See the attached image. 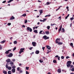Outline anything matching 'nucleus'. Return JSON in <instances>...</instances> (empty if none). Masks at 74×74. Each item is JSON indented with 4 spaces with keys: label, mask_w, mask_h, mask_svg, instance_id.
I'll return each instance as SVG.
<instances>
[{
    "label": "nucleus",
    "mask_w": 74,
    "mask_h": 74,
    "mask_svg": "<svg viewBox=\"0 0 74 74\" xmlns=\"http://www.w3.org/2000/svg\"><path fill=\"white\" fill-rule=\"evenodd\" d=\"M24 50H25V48H21L20 49V51H19V53L21 54L22 52H24V51H23Z\"/></svg>",
    "instance_id": "1"
},
{
    "label": "nucleus",
    "mask_w": 74,
    "mask_h": 74,
    "mask_svg": "<svg viewBox=\"0 0 74 74\" xmlns=\"http://www.w3.org/2000/svg\"><path fill=\"white\" fill-rule=\"evenodd\" d=\"M27 31H29L30 32H32V29L30 28V27H28L27 28Z\"/></svg>",
    "instance_id": "2"
},
{
    "label": "nucleus",
    "mask_w": 74,
    "mask_h": 74,
    "mask_svg": "<svg viewBox=\"0 0 74 74\" xmlns=\"http://www.w3.org/2000/svg\"><path fill=\"white\" fill-rule=\"evenodd\" d=\"M43 38H44V39H45V40H48V39H49V37H47V36L46 35H45L43 37Z\"/></svg>",
    "instance_id": "3"
},
{
    "label": "nucleus",
    "mask_w": 74,
    "mask_h": 74,
    "mask_svg": "<svg viewBox=\"0 0 74 74\" xmlns=\"http://www.w3.org/2000/svg\"><path fill=\"white\" fill-rule=\"evenodd\" d=\"M60 38H57L56 40V44H58L59 42L58 41H60Z\"/></svg>",
    "instance_id": "4"
},
{
    "label": "nucleus",
    "mask_w": 74,
    "mask_h": 74,
    "mask_svg": "<svg viewBox=\"0 0 74 74\" xmlns=\"http://www.w3.org/2000/svg\"><path fill=\"white\" fill-rule=\"evenodd\" d=\"M13 56V54L12 53H10L9 55L8 56V57H9V58H11V57H12Z\"/></svg>",
    "instance_id": "5"
},
{
    "label": "nucleus",
    "mask_w": 74,
    "mask_h": 74,
    "mask_svg": "<svg viewBox=\"0 0 74 74\" xmlns=\"http://www.w3.org/2000/svg\"><path fill=\"white\" fill-rule=\"evenodd\" d=\"M11 51V49L8 50L7 51H6V52H5V54L6 55H7L8 53H9V51Z\"/></svg>",
    "instance_id": "6"
},
{
    "label": "nucleus",
    "mask_w": 74,
    "mask_h": 74,
    "mask_svg": "<svg viewBox=\"0 0 74 74\" xmlns=\"http://www.w3.org/2000/svg\"><path fill=\"white\" fill-rule=\"evenodd\" d=\"M14 19H15V17H14V16H12L10 18L9 20L11 21V20H14Z\"/></svg>",
    "instance_id": "7"
},
{
    "label": "nucleus",
    "mask_w": 74,
    "mask_h": 74,
    "mask_svg": "<svg viewBox=\"0 0 74 74\" xmlns=\"http://www.w3.org/2000/svg\"><path fill=\"white\" fill-rule=\"evenodd\" d=\"M32 45L34 47H36V42H32Z\"/></svg>",
    "instance_id": "8"
},
{
    "label": "nucleus",
    "mask_w": 74,
    "mask_h": 74,
    "mask_svg": "<svg viewBox=\"0 0 74 74\" xmlns=\"http://www.w3.org/2000/svg\"><path fill=\"white\" fill-rule=\"evenodd\" d=\"M46 47L48 49H49V50H51V47L48 45L46 46Z\"/></svg>",
    "instance_id": "9"
},
{
    "label": "nucleus",
    "mask_w": 74,
    "mask_h": 74,
    "mask_svg": "<svg viewBox=\"0 0 74 74\" xmlns=\"http://www.w3.org/2000/svg\"><path fill=\"white\" fill-rule=\"evenodd\" d=\"M65 32V30H64V28H62L61 31V32L62 33H64Z\"/></svg>",
    "instance_id": "10"
},
{
    "label": "nucleus",
    "mask_w": 74,
    "mask_h": 74,
    "mask_svg": "<svg viewBox=\"0 0 74 74\" xmlns=\"http://www.w3.org/2000/svg\"><path fill=\"white\" fill-rule=\"evenodd\" d=\"M6 62H7V63H9L11 62V60L10 59H8L7 60H6Z\"/></svg>",
    "instance_id": "11"
},
{
    "label": "nucleus",
    "mask_w": 74,
    "mask_h": 74,
    "mask_svg": "<svg viewBox=\"0 0 74 74\" xmlns=\"http://www.w3.org/2000/svg\"><path fill=\"white\" fill-rule=\"evenodd\" d=\"M3 73L4 74H7V72L3 70Z\"/></svg>",
    "instance_id": "12"
},
{
    "label": "nucleus",
    "mask_w": 74,
    "mask_h": 74,
    "mask_svg": "<svg viewBox=\"0 0 74 74\" xmlns=\"http://www.w3.org/2000/svg\"><path fill=\"white\" fill-rule=\"evenodd\" d=\"M40 22H45L46 21V18L43 19V20H40Z\"/></svg>",
    "instance_id": "13"
},
{
    "label": "nucleus",
    "mask_w": 74,
    "mask_h": 74,
    "mask_svg": "<svg viewBox=\"0 0 74 74\" xmlns=\"http://www.w3.org/2000/svg\"><path fill=\"white\" fill-rule=\"evenodd\" d=\"M39 12L40 13V15H41L42 14V13H43V11L42 10H39Z\"/></svg>",
    "instance_id": "14"
},
{
    "label": "nucleus",
    "mask_w": 74,
    "mask_h": 74,
    "mask_svg": "<svg viewBox=\"0 0 74 74\" xmlns=\"http://www.w3.org/2000/svg\"><path fill=\"white\" fill-rule=\"evenodd\" d=\"M40 53V51L38 50H36L35 52V53L36 54H38Z\"/></svg>",
    "instance_id": "15"
},
{
    "label": "nucleus",
    "mask_w": 74,
    "mask_h": 74,
    "mask_svg": "<svg viewBox=\"0 0 74 74\" xmlns=\"http://www.w3.org/2000/svg\"><path fill=\"white\" fill-rule=\"evenodd\" d=\"M57 71L59 73H61V69H58Z\"/></svg>",
    "instance_id": "16"
},
{
    "label": "nucleus",
    "mask_w": 74,
    "mask_h": 74,
    "mask_svg": "<svg viewBox=\"0 0 74 74\" xmlns=\"http://www.w3.org/2000/svg\"><path fill=\"white\" fill-rule=\"evenodd\" d=\"M12 71L13 73L15 72V69H13L12 70Z\"/></svg>",
    "instance_id": "17"
},
{
    "label": "nucleus",
    "mask_w": 74,
    "mask_h": 74,
    "mask_svg": "<svg viewBox=\"0 0 74 74\" xmlns=\"http://www.w3.org/2000/svg\"><path fill=\"white\" fill-rule=\"evenodd\" d=\"M71 63H72V62L70 61H69L67 62V64H71Z\"/></svg>",
    "instance_id": "18"
},
{
    "label": "nucleus",
    "mask_w": 74,
    "mask_h": 74,
    "mask_svg": "<svg viewBox=\"0 0 74 74\" xmlns=\"http://www.w3.org/2000/svg\"><path fill=\"white\" fill-rule=\"evenodd\" d=\"M39 62L40 63H42L43 62V60L42 59L40 60Z\"/></svg>",
    "instance_id": "19"
},
{
    "label": "nucleus",
    "mask_w": 74,
    "mask_h": 74,
    "mask_svg": "<svg viewBox=\"0 0 74 74\" xmlns=\"http://www.w3.org/2000/svg\"><path fill=\"white\" fill-rule=\"evenodd\" d=\"M68 64L67 65V66L68 67H70L71 66V64Z\"/></svg>",
    "instance_id": "20"
},
{
    "label": "nucleus",
    "mask_w": 74,
    "mask_h": 74,
    "mask_svg": "<svg viewBox=\"0 0 74 74\" xmlns=\"http://www.w3.org/2000/svg\"><path fill=\"white\" fill-rule=\"evenodd\" d=\"M70 45L71 47H72L73 48L74 47V46H73V43H71L70 44Z\"/></svg>",
    "instance_id": "21"
},
{
    "label": "nucleus",
    "mask_w": 74,
    "mask_h": 74,
    "mask_svg": "<svg viewBox=\"0 0 74 74\" xmlns=\"http://www.w3.org/2000/svg\"><path fill=\"white\" fill-rule=\"evenodd\" d=\"M26 16V14H23L22 16H24V17H25Z\"/></svg>",
    "instance_id": "22"
},
{
    "label": "nucleus",
    "mask_w": 74,
    "mask_h": 74,
    "mask_svg": "<svg viewBox=\"0 0 74 74\" xmlns=\"http://www.w3.org/2000/svg\"><path fill=\"white\" fill-rule=\"evenodd\" d=\"M8 69L9 70H11V69H12V68L11 66H9V67H8Z\"/></svg>",
    "instance_id": "23"
},
{
    "label": "nucleus",
    "mask_w": 74,
    "mask_h": 74,
    "mask_svg": "<svg viewBox=\"0 0 74 74\" xmlns=\"http://www.w3.org/2000/svg\"><path fill=\"white\" fill-rule=\"evenodd\" d=\"M34 33H38V32H37V30H35L34 31Z\"/></svg>",
    "instance_id": "24"
},
{
    "label": "nucleus",
    "mask_w": 74,
    "mask_h": 74,
    "mask_svg": "<svg viewBox=\"0 0 74 74\" xmlns=\"http://www.w3.org/2000/svg\"><path fill=\"white\" fill-rule=\"evenodd\" d=\"M45 33L46 34L48 35L49 34V31H46Z\"/></svg>",
    "instance_id": "25"
},
{
    "label": "nucleus",
    "mask_w": 74,
    "mask_h": 74,
    "mask_svg": "<svg viewBox=\"0 0 74 74\" xmlns=\"http://www.w3.org/2000/svg\"><path fill=\"white\" fill-rule=\"evenodd\" d=\"M14 0H10L9 1H8V3H11V1H13Z\"/></svg>",
    "instance_id": "26"
},
{
    "label": "nucleus",
    "mask_w": 74,
    "mask_h": 74,
    "mask_svg": "<svg viewBox=\"0 0 74 74\" xmlns=\"http://www.w3.org/2000/svg\"><path fill=\"white\" fill-rule=\"evenodd\" d=\"M58 45H62L63 44V42H59L58 43Z\"/></svg>",
    "instance_id": "27"
},
{
    "label": "nucleus",
    "mask_w": 74,
    "mask_h": 74,
    "mask_svg": "<svg viewBox=\"0 0 74 74\" xmlns=\"http://www.w3.org/2000/svg\"><path fill=\"white\" fill-rule=\"evenodd\" d=\"M14 44H17V41H16V40L14 41Z\"/></svg>",
    "instance_id": "28"
},
{
    "label": "nucleus",
    "mask_w": 74,
    "mask_h": 74,
    "mask_svg": "<svg viewBox=\"0 0 74 74\" xmlns=\"http://www.w3.org/2000/svg\"><path fill=\"white\" fill-rule=\"evenodd\" d=\"M5 42V40H3V41H1V44H3V43H4Z\"/></svg>",
    "instance_id": "29"
},
{
    "label": "nucleus",
    "mask_w": 74,
    "mask_h": 74,
    "mask_svg": "<svg viewBox=\"0 0 74 74\" xmlns=\"http://www.w3.org/2000/svg\"><path fill=\"white\" fill-rule=\"evenodd\" d=\"M70 16V14H68L67 16H66L65 18V19H67V18H68V17H69V16Z\"/></svg>",
    "instance_id": "30"
},
{
    "label": "nucleus",
    "mask_w": 74,
    "mask_h": 74,
    "mask_svg": "<svg viewBox=\"0 0 74 74\" xmlns=\"http://www.w3.org/2000/svg\"><path fill=\"white\" fill-rule=\"evenodd\" d=\"M8 74H11V71H9L8 72Z\"/></svg>",
    "instance_id": "31"
},
{
    "label": "nucleus",
    "mask_w": 74,
    "mask_h": 74,
    "mask_svg": "<svg viewBox=\"0 0 74 74\" xmlns=\"http://www.w3.org/2000/svg\"><path fill=\"white\" fill-rule=\"evenodd\" d=\"M10 64H14V62L12 61H10Z\"/></svg>",
    "instance_id": "32"
},
{
    "label": "nucleus",
    "mask_w": 74,
    "mask_h": 74,
    "mask_svg": "<svg viewBox=\"0 0 74 74\" xmlns=\"http://www.w3.org/2000/svg\"><path fill=\"white\" fill-rule=\"evenodd\" d=\"M56 25V24H55V23H54L53 24H52V23H51V26H53L54 25Z\"/></svg>",
    "instance_id": "33"
},
{
    "label": "nucleus",
    "mask_w": 74,
    "mask_h": 74,
    "mask_svg": "<svg viewBox=\"0 0 74 74\" xmlns=\"http://www.w3.org/2000/svg\"><path fill=\"white\" fill-rule=\"evenodd\" d=\"M47 29H48V30H49V29H50V26H47Z\"/></svg>",
    "instance_id": "34"
},
{
    "label": "nucleus",
    "mask_w": 74,
    "mask_h": 74,
    "mask_svg": "<svg viewBox=\"0 0 74 74\" xmlns=\"http://www.w3.org/2000/svg\"><path fill=\"white\" fill-rule=\"evenodd\" d=\"M42 32H43V31L42 30V31H40L39 32V34H42Z\"/></svg>",
    "instance_id": "35"
},
{
    "label": "nucleus",
    "mask_w": 74,
    "mask_h": 74,
    "mask_svg": "<svg viewBox=\"0 0 74 74\" xmlns=\"http://www.w3.org/2000/svg\"><path fill=\"white\" fill-rule=\"evenodd\" d=\"M53 62V63H56V60H54Z\"/></svg>",
    "instance_id": "36"
},
{
    "label": "nucleus",
    "mask_w": 74,
    "mask_h": 74,
    "mask_svg": "<svg viewBox=\"0 0 74 74\" xmlns=\"http://www.w3.org/2000/svg\"><path fill=\"white\" fill-rule=\"evenodd\" d=\"M27 22V20H25V23H26Z\"/></svg>",
    "instance_id": "37"
},
{
    "label": "nucleus",
    "mask_w": 74,
    "mask_h": 74,
    "mask_svg": "<svg viewBox=\"0 0 74 74\" xmlns=\"http://www.w3.org/2000/svg\"><path fill=\"white\" fill-rule=\"evenodd\" d=\"M7 25L8 26H10L11 25V23H8L7 24Z\"/></svg>",
    "instance_id": "38"
},
{
    "label": "nucleus",
    "mask_w": 74,
    "mask_h": 74,
    "mask_svg": "<svg viewBox=\"0 0 74 74\" xmlns=\"http://www.w3.org/2000/svg\"><path fill=\"white\" fill-rule=\"evenodd\" d=\"M29 67H25V68L26 69V70H29Z\"/></svg>",
    "instance_id": "39"
},
{
    "label": "nucleus",
    "mask_w": 74,
    "mask_h": 74,
    "mask_svg": "<svg viewBox=\"0 0 74 74\" xmlns=\"http://www.w3.org/2000/svg\"><path fill=\"white\" fill-rule=\"evenodd\" d=\"M74 65H71L70 68H73H73H74Z\"/></svg>",
    "instance_id": "40"
},
{
    "label": "nucleus",
    "mask_w": 74,
    "mask_h": 74,
    "mask_svg": "<svg viewBox=\"0 0 74 74\" xmlns=\"http://www.w3.org/2000/svg\"><path fill=\"white\" fill-rule=\"evenodd\" d=\"M5 67L6 69H8V65L7 64L6 65Z\"/></svg>",
    "instance_id": "41"
},
{
    "label": "nucleus",
    "mask_w": 74,
    "mask_h": 74,
    "mask_svg": "<svg viewBox=\"0 0 74 74\" xmlns=\"http://www.w3.org/2000/svg\"><path fill=\"white\" fill-rule=\"evenodd\" d=\"M20 69V67H18L17 68V70L18 71H20V69Z\"/></svg>",
    "instance_id": "42"
},
{
    "label": "nucleus",
    "mask_w": 74,
    "mask_h": 74,
    "mask_svg": "<svg viewBox=\"0 0 74 74\" xmlns=\"http://www.w3.org/2000/svg\"><path fill=\"white\" fill-rule=\"evenodd\" d=\"M49 4H50V3H49L48 2H47L46 3L47 5H49Z\"/></svg>",
    "instance_id": "43"
},
{
    "label": "nucleus",
    "mask_w": 74,
    "mask_h": 74,
    "mask_svg": "<svg viewBox=\"0 0 74 74\" xmlns=\"http://www.w3.org/2000/svg\"><path fill=\"white\" fill-rule=\"evenodd\" d=\"M71 70L72 71H74V68H72Z\"/></svg>",
    "instance_id": "44"
},
{
    "label": "nucleus",
    "mask_w": 74,
    "mask_h": 74,
    "mask_svg": "<svg viewBox=\"0 0 74 74\" xmlns=\"http://www.w3.org/2000/svg\"><path fill=\"white\" fill-rule=\"evenodd\" d=\"M73 19H74V17H72V18H70V20H71V21H73Z\"/></svg>",
    "instance_id": "45"
},
{
    "label": "nucleus",
    "mask_w": 74,
    "mask_h": 74,
    "mask_svg": "<svg viewBox=\"0 0 74 74\" xmlns=\"http://www.w3.org/2000/svg\"><path fill=\"white\" fill-rule=\"evenodd\" d=\"M61 58L62 59H64V56H62L61 57Z\"/></svg>",
    "instance_id": "46"
},
{
    "label": "nucleus",
    "mask_w": 74,
    "mask_h": 74,
    "mask_svg": "<svg viewBox=\"0 0 74 74\" xmlns=\"http://www.w3.org/2000/svg\"><path fill=\"white\" fill-rule=\"evenodd\" d=\"M51 15H47L45 16V17H47V16H50Z\"/></svg>",
    "instance_id": "47"
},
{
    "label": "nucleus",
    "mask_w": 74,
    "mask_h": 74,
    "mask_svg": "<svg viewBox=\"0 0 74 74\" xmlns=\"http://www.w3.org/2000/svg\"><path fill=\"white\" fill-rule=\"evenodd\" d=\"M45 47H42V49L43 51H44V49H45Z\"/></svg>",
    "instance_id": "48"
},
{
    "label": "nucleus",
    "mask_w": 74,
    "mask_h": 74,
    "mask_svg": "<svg viewBox=\"0 0 74 74\" xmlns=\"http://www.w3.org/2000/svg\"><path fill=\"white\" fill-rule=\"evenodd\" d=\"M43 60H45V59H46V58H45V57H43Z\"/></svg>",
    "instance_id": "49"
},
{
    "label": "nucleus",
    "mask_w": 74,
    "mask_h": 74,
    "mask_svg": "<svg viewBox=\"0 0 74 74\" xmlns=\"http://www.w3.org/2000/svg\"><path fill=\"white\" fill-rule=\"evenodd\" d=\"M12 68L13 69H15V66H13L12 67Z\"/></svg>",
    "instance_id": "50"
},
{
    "label": "nucleus",
    "mask_w": 74,
    "mask_h": 74,
    "mask_svg": "<svg viewBox=\"0 0 74 74\" xmlns=\"http://www.w3.org/2000/svg\"><path fill=\"white\" fill-rule=\"evenodd\" d=\"M26 74H29V72L27 71H26Z\"/></svg>",
    "instance_id": "51"
},
{
    "label": "nucleus",
    "mask_w": 74,
    "mask_h": 74,
    "mask_svg": "<svg viewBox=\"0 0 74 74\" xmlns=\"http://www.w3.org/2000/svg\"><path fill=\"white\" fill-rule=\"evenodd\" d=\"M66 59H69V58H70V57L69 56H67L66 57Z\"/></svg>",
    "instance_id": "52"
},
{
    "label": "nucleus",
    "mask_w": 74,
    "mask_h": 74,
    "mask_svg": "<svg viewBox=\"0 0 74 74\" xmlns=\"http://www.w3.org/2000/svg\"><path fill=\"white\" fill-rule=\"evenodd\" d=\"M16 49V47H14L13 49V51H15V49Z\"/></svg>",
    "instance_id": "53"
},
{
    "label": "nucleus",
    "mask_w": 74,
    "mask_h": 74,
    "mask_svg": "<svg viewBox=\"0 0 74 74\" xmlns=\"http://www.w3.org/2000/svg\"><path fill=\"white\" fill-rule=\"evenodd\" d=\"M32 49H33V47H31L29 48V49H30V50H32Z\"/></svg>",
    "instance_id": "54"
},
{
    "label": "nucleus",
    "mask_w": 74,
    "mask_h": 74,
    "mask_svg": "<svg viewBox=\"0 0 74 74\" xmlns=\"http://www.w3.org/2000/svg\"><path fill=\"white\" fill-rule=\"evenodd\" d=\"M6 3V1H4L2 2V3Z\"/></svg>",
    "instance_id": "55"
},
{
    "label": "nucleus",
    "mask_w": 74,
    "mask_h": 74,
    "mask_svg": "<svg viewBox=\"0 0 74 74\" xmlns=\"http://www.w3.org/2000/svg\"><path fill=\"white\" fill-rule=\"evenodd\" d=\"M60 57L59 56L58 57V60H60Z\"/></svg>",
    "instance_id": "56"
},
{
    "label": "nucleus",
    "mask_w": 74,
    "mask_h": 74,
    "mask_svg": "<svg viewBox=\"0 0 74 74\" xmlns=\"http://www.w3.org/2000/svg\"><path fill=\"white\" fill-rule=\"evenodd\" d=\"M3 49V47H0V50H1Z\"/></svg>",
    "instance_id": "57"
},
{
    "label": "nucleus",
    "mask_w": 74,
    "mask_h": 74,
    "mask_svg": "<svg viewBox=\"0 0 74 74\" xmlns=\"http://www.w3.org/2000/svg\"><path fill=\"white\" fill-rule=\"evenodd\" d=\"M23 27H25V25H23Z\"/></svg>",
    "instance_id": "58"
},
{
    "label": "nucleus",
    "mask_w": 74,
    "mask_h": 74,
    "mask_svg": "<svg viewBox=\"0 0 74 74\" xmlns=\"http://www.w3.org/2000/svg\"><path fill=\"white\" fill-rule=\"evenodd\" d=\"M61 29H60V28L58 30V32H60V31H61Z\"/></svg>",
    "instance_id": "59"
},
{
    "label": "nucleus",
    "mask_w": 74,
    "mask_h": 74,
    "mask_svg": "<svg viewBox=\"0 0 74 74\" xmlns=\"http://www.w3.org/2000/svg\"><path fill=\"white\" fill-rule=\"evenodd\" d=\"M19 73H22V71L21 70L19 71Z\"/></svg>",
    "instance_id": "60"
},
{
    "label": "nucleus",
    "mask_w": 74,
    "mask_h": 74,
    "mask_svg": "<svg viewBox=\"0 0 74 74\" xmlns=\"http://www.w3.org/2000/svg\"><path fill=\"white\" fill-rule=\"evenodd\" d=\"M56 58H58L59 57V56L58 55H57L55 56Z\"/></svg>",
    "instance_id": "61"
},
{
    "label": "nucleus",
    "mask_w": 74,
    "mask_h": 74,
    "mask_svg": "<svg viewBox=\"0 0 74 74\" xmlns=\"http://www.w3.org/2000/svg\"><path fill=\"white\" fill-rule=\"evenodd\" d=\"M58 19H60V20L61 19V16H60L58 17Z\"/></svg>",
    "instance_id": "62"
},
{
    "label": "nucleus",
    "mask_w": 74,
    "mask_h": 74,
    "mask_svg": "<svg viewBox=\"0 0 74 74\" xmlns=\"http://www.w3.org/2000/svg\"><path fill=\"white\" fill-rule=\"evenodd\" d=\"M10 40H12V37H11L10 38Z\"/></svg>",
    "instance_id": "63"
},
{
    "label": "nucleus",
    "mask_w": 74,
    "mask_h": 74,
    "mask_svg": "<svg viewBox=\"0 0 74 74\" xmlns=\"http://www.w3.org/2000/svg\"><path fill=\"white\" fill-rule=\"evenodd\" d=\"M72 56L74 57V53H73L72 54Z\"/></svg>",
    "instance_id": "64"
}]
</instances>
